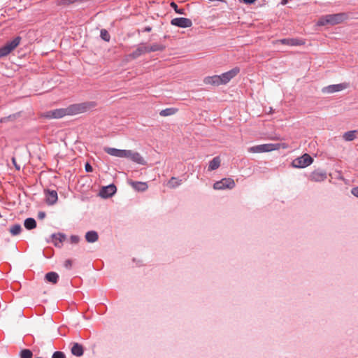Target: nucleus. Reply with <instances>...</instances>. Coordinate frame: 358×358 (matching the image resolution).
Instances as JSON below:
<instances>
[{
    "label": "nucleus",
    "instance_id": "f257e3e1",
    "mask_svg": "<svg viewBox=\"0 0 358 358\" xmlns=\"http://www.w3.org/2000/svg\"><path fill=\"white\" fill-rule=\"evenodd\" d=\"M96 103L94 101H86L79 103H73L65 108L67 115H76L85 113L96 107Z\"/></svg>",
    "mask_w": 358,
    "mask_h": 358
},
{
    "label": "nucleus",
    "instance_id": "f03ea898",
    "mask_svg": "<svg viewBox=\"0 0 358 358\" xmlns=\"http://www.w3.org/2000/svg\"><path fill=\"white\" fill-rule=\"evenodd\" d=\"M347 19V15L344 13L335 14H329L320 17L317 22L318 26H325L327 24L336 25L343 22Z\"/></svg>",
    "mask_w": 358,
    "mask_h": 358
},
{
    "label": "nucleus",
    "instance_id": "7ed1b4c3",
    "mask_svg": "<svg viewBox=\"0 0 358 358\" xmlns=\"http://www.w3.org/2000/svg\"><path fill=\"white\" fill-rule=\"evenodd\" d=\"M22 38L20 36H16L13 40L8 41L5 45L0 47V58L8 55L20 43Z\"/></svg>",
    "mask_w": 358,
    "mask_h": 358
},
{
    "label": "nucleus",
    "instance_id": "20e7f679",
    "mask_svg": "<svg viewBox=\"0 0 358 358\" xmlns=\"http://www.w3.org/2000/svg\"><path fill=\"white\" fill-rule=\"evenodd\" d=\"M313 162V158L309 154L305 153L294 159L292 162V166L294 168L303 169L310 166Z\"/></svg>",
    "mask_w": 358,
    "mask_h": 358
},
{
    "label": "nucleus",
    "instance_id": "39448f33",
    "mask_svg": "<svg viewBox=\"0 0 358 358\" xmlns=\"http://www.w3.org/2000/svg\"><path fill=\"white\" fill-rule=\"evenodd\" d=\"M280 148L279 143H265L252 146L249 148V152L252 153L267 152L278 150Z\"/></svg>",
    "mask_w": 358,
    "mask_h": 358
},
{
    "label": "nucleus",
    "instance_id": "423d86ee",
    "mask_svg": "<svg viewBox=\"0 0 358 358\" xmlns=\"http://www.w3.org/2000/svg\"><path fill=\"white\" fill-rule=\"evenodd\" d=\"M235 182L231 178H224L222 180L215 182L213 184V188L217 190H222L225 189H231L235 187Z\"/></svg>",
    "mask_w": 358,
    "mask_h": 358
},
{
    "label": "nucleus",
    "instance_id": "0eeeda50",
    "mask_svg": "<svg viewBox=\"0 0 358 358\" xmlns=\"http://www.w3.org/2000/svg\"><path fill=\"white\" fill-rule=\"evenodd\" d=\"M171 24L180 28H189L192 26V22L186 17H175L171 20Z\"/></svg>",
    "mask_w": 358,
    "mask_h": 358
},
{
    "label": "nucleus",
    "instance_id": "6e6552de",
    "mask_svg": "<svg viewBox=\"0 0 358 358\" xmlns=\"http://www.w3.org/2000/svg\"><path fill=\"white\" fill-rule=\"evenodd\" d=\"M66 115H67L65 108L48 110L46 111L44 114V117L48 119H59Z\"/></svg>",
    "mask_w": 358,
    "mask_h": 358
},
{
    "label": "nucleus",
    "instance_id": "1a4fd4ad",
    "mask_svg": "<svg viewBox=\"0 0 358 358\" xmlns=\"http://www.w3.org/2000/svg\"><path fill=\"white\" fill-rule=\"evenodd\" d=\"M348 87V84L343 83L339 84H334L329 85L328 86L324 87L322 89V92L324 94H332L334 92H341Z\"/></svg>",
    "mask_w": 358,
    "mask_h": 358
},
{
    "label": "nucleus",
    "instance_id": "9d476101",
    "mask_svg": "<svg viewBox=\"0 0 358 358\" xmlns=\"http://www.w3.org/2000/svg\"><path fill=\"white\" fill-rule=\"evenodd\" d=\"M124 158L129 159L132 162L141 165H145L146 164V162L140 153L138 152L132 151L131 150H126V155Z\"/></svg>",
    "mask_w": 358,
    "mask_h": 358
},
{
    "label": "nucleus",
    "instance_id": "9b49d317",
    "mask_svg": "<svg viewBox=\"0 0 358 358\" xmlns=\"http://www.w3.org/2000/svg\"><path fill=\"white\" fill-rule=\"evenodd\" d=\"M117 192V187L114 184H110L107 186L101 187L99 195L103 199H108L112 197Z\"/></svg>",
    "mask_w": 358,
    "mask_h": 358
},
{
    "label": "nucleus",
    "instance_id": "f8f14e48",
    "mask_svg": "<svg viewBox=\"0 0 358 358\" xmlns=\"http://www.w3.org/2000/svg\"><path fill=\"white\" fill-rule=\"evenodd\" d=\"M240 72V68L236 66L229 71L224 72L220 75L222 85L228 83Z\"/></svg>",
    "mask_w": 358,
    "mask_h": 358
},
{
    "label": "nucleus",
    "instance_id": "ddd939ff",
    "mask_svg": "<svg viewBox=\"0 0 358 358\" xmlns=\"http://www.w3.org/2000/svg\"><path fill=\"white\" fill-rule=\"evenodd\" d=\"M327 172L322 169H316L309 176V180L313 182H322L327 178Z\"/></svg>",
    "mask_w": 358,
    "mask_h": 358
},
{
    "label": "nucleus",
    "instance_id": "4468645a",
    "mask_svg": "<svg viewBox=\"0 0 358 358\" xmlns=\"http://www.w3.org/2000/svg\"><path fill=\"white\" fill-rule=\"evenodd\" d=\"M277 43H280L282 45H286L289 46H299L305 44V42L303 39L298 38H282L278 40Z\"/></svg>",
    "mask_w": 358,
    "mask_h": 358
},
{
    "label": "nucleus",
    "instance_id": "2eb2a0df",
    "mask_svg": "<svg viewBox=\"0 0 358 358\" xmlns=\"http://www.w3.org/2000/svg\"><path fill=\"white\" fill-rule=\"evenodd\" d=\"M148 53L147 45L145 43H140L136 50L129 55V57L135 59L143 54Z\"/></svg>",
    "mask_w": 358,
    "mask_h": 358
},
{
    "label": "nucleus",
    "instance_id": "dca6fc26",
    "mask_svg": "<svg viewBox=\"0 0 358 358\" xmlns=\"http://www.w3.org/2000/svg\"><path fill=\"white\" fill-rule=\"evenodd\" d=\"M45 201L48 205L52 206L54 205L58 199V195L56 190L52 189H45Z\"/></svg>",
    "mask_w": 358,
    "mask_h": 358
},
{
    "label": "nucleus",
    "instance_id": "f3484780",
    "mask_svg": "<svg viewBox=\"0 0 358 358\" xmlns=\"http://www.w3.org/2000/svg\"><path fill=\"white\" fill-rule=\"evenodd\" d=\"M104 151L106 153H107L111 156H114V157H120V158H124L125 155H126V150H121V149H117V148H114L106 147V148H104Z\"/></svg>",
    "mask_w": 358,
    "mask_h": 358
},
{
    "label": "nucleus",
    "instance_id": "a211bd4d",
    "mask_svg": "<svg viewBox=\"0 0 358 358\" xmlns=\"http://www.w3.org/2000/svg\"><path fill=\"white\" fill-rule=\"evenodd\" d=\"M52 242L57 248H62V243L65 241L66 236L63 233L52 234L51 235Z\"/></svg>",
    "mask_w": 358,
    "mask_h": 358
},
{
    "label": "nucleus",
    "instance_id": "6ab92c4d",
    "mask_svg": "<svg viewBox=\"0 0 358 358\" xmlns=\"http://www.w3.org/2000/svg\"><path fill=\"white\" fill-rule=\"evenodd\" d=\"M129 184L138 192H145L148 189V185L147 182L140 181L129 180Z\"/></svg>",
    "mask_w": 358,
    "mask_h": 358
},
{
    "label": "nucleus",
    "instance_id": "aec40b11",
    "mask_svg": "<svg viewBox=\"0 0 358 358\" xmlns=\"http://www.w3.org/2000/svg\"><path fill=\"white\" fill-rule=\"evenodd\" d=\"M203 82L206 85H212L215 86L222 85L220 75L206 77Z\"/></svg>",
    "mask_w": 358,
    "mask_h": 358
},
{
    "label": "nucleus",
    "instance_id": "412c9836",
    "mask_svg": "<svg viewBox=\"0 0 358 358\" xmlns=\"http://www.w3.org/2000/svg\"><path fill=\"white\" fill-rule=\"evenodd\" d=\"M71 353L76 357H81L84 353L83 346L78 343H73L71 347Z\"/></svg>",
    "mask_w": 358,
    "mask_h": 358
},
{
    "label": "nucleus",
    "instance_id": "4be33fe9",
    "mask_svg": "<svg viewBox=\"0 0 358 358\" xmlns=\"http://www.w3.org/2000/svg\"><path fill=\"white\" fill-rule=\"evenodd\" d=\"M85 240L87 242L93 243L99 238L98 233L96 231H89L85 234Z\"/></svg>",
    "mask_w": 358,
    "mask_h": 358
},
{
    "label": "nucleus",
    "instance_id": "5701e85b",
    "mask_svg": "<svg viewBox=\"0 0 358 358\" xmlns=\"http://www.w3.org/2000/svg\"><path fill=\"white\" fill-rule=\"evenodd\" d=\"M220 157H215L212 160L209 162L208 171H212L218 169L220 166Z\"/></svg>",
    "mask_w": 358,
    "mask_h": 358
},
{
    "label": "nucleus",
    "instance_id": "b1692460",
    "mask_svg": "<svg viewBox=\"0 0 358 358\" xmlns=\"http://www.w3.org/2000/svg\"><path fill=\"white\" fill-rule=\"evenodd\" d=\"M45 279L47 282L55 284L59 280V275L56 272L50 271L45 274Z\"/></svg>",
    "mask_w": 358,
    "mask_h": 358
},
{
    "label": "nucleus",
    "instance_id": "393cba45",
    "mask_svg": "<svg viewBox=\"0 0 358 358\" xmlns=\"http://www.w3.org/2000/svg\"><path fill=\"white\" fill-rule=\"evenodd\" d=\"M357 130H350L343 134V138L345 141H352L356 138Z\"/></svg>",
    "mask_w": 358,
    "mask_h": 358
},
{
    "label": "nucleus",
    "instance_id": "a878e982",
    "mask_svg": "<svg viewBox=\"0 0 358 358\" xmlns=\"http://www.w3.org/2000/svg\"><path fill=\"white\" fill-rule=\"evenodd\" d=\"M24 226L27 230H31L36 227V222L32 217H28L24 221Z\"/></svg>",
    "mask_w": 358,
    "mask_h": 358
},
{
    "label": "nucleus",
    "instance_id": "bb28decb",
    "mask_svg": "<svg viewBox=\"0 0 358 358\" xmlns=\"http://www.w3.org/2000/svg\"><path fill=\"white\" fill-rule=\"evenodd\" d=\"M148 52H157V51H163L165 50L166 46L164 44L161 43H153L152 45L148 46Z\"/></svg>",
    "mask_w": 358,
    "mask_h": 358
},
{
    "label": "nucleus",
    "instance_id": "cd10ccee",
    "mask_svg": "<svg viewBox=\"0 0 358 358\" xmlns=\"http://www.w3.org/2000/svg\"><path fill=\"white\" fill-rule=\"evenodd\" d=\"M177 111V109L175 108H167L164 110H162L159 112V115L163 117L170 116L175 114Z\"/></svg>",
    "mask_w": 358,
    "mask_h": 358
},
{
    "label": "nucleus",
    "instance_id": "c85d7f7f",
    "mask_svg": "<svg viewBox=\"0 0 358 358\" xmlns=\"http://www.w3.org/2000/svg\"><path fill=\"white\" fill-rule=\"evenodd\" d=\"M22 231V227L20 224H15L10 227L9 231L12 236H17Z\"/></svg>",
    "mask_w": 358,
    "mask_h": 358
},
{
    "label": "nucleus",
    "instance_id": "c756f323",
    "mask_svg": "<svg viewBox=\"0 0 358 358\" xmlns=\"http://www.w3.org/2000/svg\"><path fill=\"white\" fill-rule=\"evenodd\" d=\"M18 116L17 113L12 114L8 116L3 117L0 119L1 123H6L10 121H14Z\"/></svg>",
    "mask_w": 358,
    "mask_h": 358
},
{
    "label": "nucleus",
    "instance_id": "7c9ffc66",
    "mask_svg": "<svg viewBox=\"0 0 358 358\" xmlns=\"http://www.w3.org/2000/svg\"><path fill=\"white\" fill-rule=\"evenodd\" d=\"M182 183V180H179L175 177H172L171 180L169 181V185L171 187L176 188L180 185Z\"/></svg>",
    "mask_w": 358,
    "mask_h": 358
},
{
    "label": "nucleus",
    "instance_id": "2f4dec72",
    "mask_svg": "<svg viewBox=\"0 0 358 358\" xmlns=\"http://www.w3.org/2000/svg\"><path fill=\"white\" fill-rule=\"evenodd\" d=\"M171 7L175 10V12L180 15H185V10L184 8H179L176 3L172 1L170 4Z\"/></svg>",
    "mask_w": 358,
    "mask_h": 358
},
{
    "label": "nucleus",
    "instance_id": "473e14b6",
    "mask_svg": "<svg viewBox=\"0 0 358 358\" xmlns=\"http://www.w3.org/2000/svg\"><path fill=\"white\" fill-rule=\"evenodd\" d=\"M100 37L102 40H103L106 42H109L110 40V36L108 31L105 29H102L101 30Z\"/></svg>",
    "mask_w": 358,
    "mask_h": 358
},
{
    "label": "nucleus",
    "instance_id": "72a5a7b5",
    "mask_svg": "<svg viewBox=\"0 0 358 358\" xmlns=\"http://www.w3.org/2000/svg\"><path fill=\"white\" fill-rule=\"evenodd\" d=\"M33 353L29 349H24L20 351V358H32Z\"/></svg>",
    "mask_w": 358,
    "mask_h": 358
},
{
    "label": "nucleus",
    "instance_id": "f704fd0d",
    "mask_svg": "<svg viewBox=\"0 0 358 358\" xmlns=\"http://www.w3.org/2000/svg\"><path fill=\"white\" fill-rule=\"evenodd\" d=\"M52 358H66V355L63 352L55 351L53 353Z\"/></svg>",
    "mask_w": 358,
    "mask_h": 358
},
{
    "label": "nucleus",
    "instance_id": "c9c22d12",
    "mask_svg": "<svg viewBox=\"0 0 358 358\" xmlns=\"http://www.w3.org/2000/svg\"><path fill=\"white\" fill-rule=\"evenodd\" d=\"M80 241V237L77 235H71L70 237V241L73 244H77Z\"/></svg>",
    "mask_w": 358,
    "mask_h": 358
},
{
    "label": "nucleus",
    "instance_id": "e433bc0d",
    "mask_svg": "<svg viewBox=\"0 0 358 358\" xmlns=\"http://www.w3.org/2000/svg\"><path fill=\"white\" fill-rule=\"evenodd\" d=\"M85 170L87 173L92 172L93 171L92 166L89 162L85 163Z\"/></svg>",
    "mask_w": 358,
    "mask_h": 358
},
{
    "label": "nucleus",
    "instance_id": "4c0bfd02",
    "mask_svg": "<svg viewBox=\"0 0 358 358\" xmlns=\"http://www.w3.org/2000/svg\"><path fill=\"white\" fill-rule=\"evenodd\" d=\"M46 213L44 211H39L38 213V218L40 220H43L45 217Z\"/></svg>",
    "mask_w": 358,
    "mask_h": 358
},
{
    "label": "nucleus",
    "instance_id": "58836bf2",
    "mask_svg": "<svg viewBox=\"0 0 358 358\" xmlns=\"http://www.w3.org/2000/svg\"><path fill=\"white\" fill-rule=\"evenodd\" d=\"M351 193H352V194H353L355 196L358 197V186H357V187H353V188L351 189Z\"/></svg>",
    "mask_w": 358,
    "mask_h": 358
},
{
    "label": "nucleus",
    "instance_id": "ea45409f",
    "mask_svg": "<svg viewBox=\"0 0 358 358\" xmlns=\"http://www.w3.org/2000/svg\"><path fill=\"white\" fill-rule=\"evenodd\" d=\"M151 30H152V27H151L146 26V27H145L143 29L142 31H143V32H150V31H151Z\"/></svg>",
    "mask_w": 358,
    "mask_h": 358
},
{
    "label": "nucleus",
    "instance_id": "a19ab883",
    "mask_svg": "<svg viewBox=\"0 0 358 358\" xmlns=\"http://www.w3.org/2000/svg\"><path fill=\"white\" fill-rule=\"evenodd\" d=\"M256 0H242V2H243L245 4H252Z\"/></svg>",
    "mask_w": 358,
    "mask_h": 358
},
{
    "label": "nucleus",
    "instance_id": "79ce46f5",
    "mask_svg": "<svg viewBox=\"0 0 358 358\" xmlns=\"http://www.w3.org/2000/svg\"><path fill=\"white\" fill-rule=\"evenodd\" d=\"M65 266H66V268H69V267H71V260H69V259L66 260V261L65 262Z\"/></svg>",
    "mask_w": 358,
    "mask_h": 358
},
{
    "label": "nucleus",
    "instance_id": "37998d69",
    "mask_svg": "<svg viewBox=\"0 0 358 358\" xmlns=\"http://www.w3.org/2000/svg\"><path fill=\"white\" fill-rule=\"evenodd\" d=\"M12 161H13V164H14V165H15V168H16L17 170H19V169H20V166H17V164H16V162H15V158H13V159H12Z\"/></svg>",
    "mask_w": 358,
    "mask_h": 358
}]
</instances>
